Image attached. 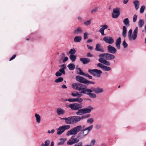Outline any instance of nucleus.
Returning <instances> with one entry per match:
<instances>
[{
	"mask_svg": "<svg viewBox=\"0 0 146 146\" xmlns=\"http://www.w3.org/2000/svg\"><path fill=\"white\" fill-rule=\"evenodd\" d=\"M72 87L74 89L79 91L81 93L88 95L91 98H94L96 97V95L92 93L94 92L96 94H100L103 92V89L101 88H92L91 89L87 88L82 84L75 83L72 85Z\"/></svg>",
	"mask_w": 146,
	"mask_h": 146,
	"instance_id": "obj_1",
	"label": "nucleus"
},
{
	"mask_svg": "<svg viewBox=\"0 0 146 146\" xmlns=\"http://www.w3.org/2000/svg\"><path fill=\"white\" fill-rule=\"evenodd\" d=\"M93 125L90 126L82 130V127L81 125H79L74 127L70 130L68 131L66 135L68 136L72 135H76L80 131L78 134L77 137L79 139H83L88 133L89 132L92 130L93 127Z\"/></svg>",
	"mask_w": 146,
	"mask_h": 146,
	"instance_id": "obj_2",
	"label": "nucleus"
},
{
	"mask_svg": "<svg viewBox=\"0 0 146 146\" xmlns=\"http://www.w3.org/2000/svg\"><path fill=\"white\" fill-rule=\"evenodd\" d=\"M99 56L100 58L99 61L106 66L110 65L111 63L107 60H113L115 58V56L113 54L108 53H104L100 54Z\"/></svg>",
	"mask_w": 146,
	"mask_h": 146,
	"instance_id": "obj_3",
	"label": "nucleus"
},
{
	"mask_svg": "<svg viewBox=\"0 0 146 146\" xmlns=\"http://www.w3.org/2000/svg\"><path fill=\"white\" fill-rule=\"evenodd\" d=\"M60 118L61 119L65 120V123L67 124H74L77 123L80 121L79 116H72L68 117L63 118L60 117Z\"/></svg>",
	"mask_w": 146,
	"mask_h": 146,
	"instance_id": "obj_4",
	"label": "nucleus"
},
{
	"mask_svg": "<svg viewBox=\"0 0 146 146\" xmlns=\"http://www.w3.org/2000/svg\"><path fill=\"white\" fill-rule=\"evenodd\" d=\"M138 27H136L132 33V31L131 29L128 32V37L129 41L135 40L137 38L138 33Z\"/></svg>",
	"mask_w": 146,
	"mask_h": 146,
	"instance_id": "obj_5",
	"label": "nucleus"
},
{
	"mask_svg": "<svg viewBox=\"0 0 146 146\" xmlns=\"http://www.w3.org/2000/svg\"><path fill=\"white\" fill-rule=\"evenodd\" d=\"M71 126L69 125H65L60 126L57 129V134L60 135L63 133L65 130H68L70 128Z\"/></svg>",
	"mask_w": 146,
	"mask_h": 146,
	"instance_id": "obj_6",
	"label": "nucleus"
},
{
	"mask_svg": "<svg viewBox=\"0 0 146 146\" xmlns=\"http://www.w3.org/2000/svg\"><path fill=\"white\" fill-rule=\"evenodd\" d=\"M69 107L72 110H77L81 109L82 106L81 104L75 103L70 104Z\"/></svg>",
	"mask_w": 146,
	"mask_h": 146,
	"instance_id": "obj_7",
	"label": "nucleus"
},
{
	"mask_svg": "<svg viewBox=\"0 0 146 146\" xmlns=\"http://www.w3.org/2000/svg\"><path fill=\"white\" fill-rule=\"evenodd\" d=\"M60 67L61 68L59 69L58 71L55 74V75L56 76H60L62 74L64 75L65 74V70L66 68L65 65L64 64H63L61 65Z\"/></svg>",
	"mask_w": 146,
	"mask_h": 146,
	"instance_id": "obj_8",
	"label": "nucleus"
},
{
	"mask_svg": "<svg viewBox=\"0 0 146 146\" xmlns=\"http://www.w3.org/2000/svg\"><path fill=\"white\" fill-rule=\"evenodd\" d=\"M74 136H72L67 142V144L68 145H71L74 144L78 143L79 141V139L77 137L73 138Z\"/></svg>",
	"mask_w": 146,
	"mask_h": 146,
	"instance_id": "obj_9",
	"label": "nucleus"
},
{
	"mask_svg": "<svg viewBox=\"0 0 146 146\" xmlns=\"http://www.w3.org/2000/svg\"><path fill=\"white\" fill-rule=\"evenodd\" d=\"M120 8H116L113 9L112 17L113 18H117L120 15Z\"/></svg>",
	"mask_w": 146,
	"mask_h": 146,
	"instance_id": "obj_10",
	"label": "nucleus"
},
{
	"mask_svg": "<svg viewBox=\"0 0 146 146\" xmlns=\"http://www.w3.org/2000/svg\"><path fill=\"white\" fill-rule=\"evenodd\" d=\"M104 41L106 43L111 44L114 42V40L112 37L110 36H106L103 38Z\"/></svg>",
	"mask_w": 146,
	"mask_h": 146,
	"instance_id": "obj_11",
	"label": "nucleus"
},
{
	"mask_svg": "<svg viewBox=\"0 0 146 146\" xmlns=\"http://www.w3.org/2000/svg\"><path fill=\"white\" fill-rule=\"evenodd\" d=\"M76 80L81 83L86 84L87 80L84 78L80 76H76Z\"/></svg>",
	"mask_w": 146,
	"mask_h": 146,
	"instance_id": "obj_12",
	"label": "nucleus"
},
{
	"mask_svg": "<svg viewBox=\"0 0 146 146\" xmlns=\"http://www.w3.org/2000/svg\"><path fill=\"white\" fill-rule=\"evenodd\" d=\"M108 51V52L112 54L115 53L117 51L116 49L111 45L107 46Z\"/></svg>",
	"mask_w": 146,
	"mask_h": 146,
	"instance_id": "obj_13",
	"label": "nucleus"
},
{
	"mask_svg": "<svg viewBox=\"0 0 146 146\" xmlns=\"http://www.w3.org/2000/svg\"><path fill=\"white\" fill-rule=\"evenodd\" d=\"M65 54L64 53H62L60 54V58L59 60L60 62H61L62 61L64 63L68 60V58L67 56L65 57L63 59V58L65 56Z\"/></svg>",
	"mask_w": 146,
	"mask_h": 146,
	"instance_id": "obj_14",
	"label": "nucleus"
},
{
	"mask_svg": "<svg viewBox=\"0 0 146 146\" xmlns=\"http://www.w3.org/2000/svg\"><path fill=\"white\" fill-rule=\"evenodd\" d=\"M95 50L101 52H104V50L102 48L101 45L100 44H98L96 45Z\"/></svg>",
	"mask_w": 146,
	"mask_h": 146,
	"instance_id": "obj_15",
	"label": "nucleus"
},
{
	"mask_svg": "<svg viewBox=\"0 0 146 146\" xmlns=\"http://www.w3.org/2000/svg\"><path fill=\"white\" fill-rule=\"evenodd\" d=\"M80 60L84 64L88 63L90 61L89 58H80Z\"/></svg>",
	"mask_w": 146,
	"mask_h": 146,
	"instance_id": "obj_16",
	"label": "nucleus"
},
{
	"mask_svg": "<svg viewBox=\"0 0 146 146\" xmlns=\"http://www.w3.org/2000/svg\"><path fill=\"white\" fill-rule=\"evenodd\" d=\"M94 76L99 77L101 76V74L102 73V72L100 70L97 69H94Z\"/></svg>",
	"mask_w": 146,
	"mask_h": 146,
	"instance_id": "obj_17",
	"label": "nucleus"
},
{
	"mask_svg": "<svg viewBox=\"0 0 146 146\" xmlns=\"http://www.w3.org/2000/svg\"><path fill=\"white\" fill-rule=\"evenodd\" d=\"M121 39L120 37H119L116 40L115 42V45L116 47L118 49H120V44L121 42Z\"/></svg>",
	"mask_w": 146,
	"mask_h": 146,
	"instance_id": "obj_18",
	"label": "nucleus"
},
{
	"mask_svg": "<svg viewBox=\"0 0 146 146\" xmlns=\"http://www.w3.org/2000/svg\"><path fill=\"white\" fill-rule=\"evenodd\" d=\"M84 114L88 113L90 112L91 111L94 109V108L90 106H88L87 108H83Z\"/></svg>",
	"mask_w": 146,
	"mask_h": 146,
	"instance_id": "obj_19",
	"label": "nucleus"
},
{
	"mask_svg": "<svg viewBox=\"0 0 146 146\" xmlns=\"http://www.w3.org/2000/svg\"><path fill=\"white\" fill-rule=\"evenodd\" d=\"M80 93L76 91H74L72 92V95L73 97H76L77 96H78V97H80L82 95V94L79 91Z\"/></svg>",
	"mask_w": 146,
	"mask_h": 146,
	"instance_id": "obj_20",
	"label": "nucleus"
},
{
	"mask_svg": "<svg viewBox=\"0 0 146 146\" xmlns=\"http://www.w3.org/2000/svg\"><path fill=\"white\" fill-rule=\"evenodd\" d=\"M133 3V5H134L135 7V8L136 10H137L139 7V1L137 0H136L134 1Z\"/></svg>",
	"mask_w": 146,
	"mask_h": 146,
	"instance_id": "obj_21",
	"label": "nucleus"
},
{
	"mask_svg": "<svg viewBox=\"0 0 146 146\" xmlns=\"http://www.w3.org/2000/svg\"><path fill=\"white\" fill-rule=\"evenodd\" d=\"M57 113L58 115H62L64 114V110L60 108H58L57 110Z\"/></svg>",
	"mask_w": 146,
	"mask_h": 146,
	"instance_id": "obj_22",
	"label": "nucleus"
},
{
	"mask_svg": "<svg viewBox=\"0 0 146 146\" xmlns=\"http://www.w3.org/2000/svg\"><path fill=\"white\" fill-rule=\"evenodd\" d=\"M122 35L123 36L124 38L127 35V28L125 26L123 27Z\"/></svg>",
	"mask_w": 146,
	"mask_h": 146,
	"instance_id": "obj_23",
	"label": "nucleus"
},
{
	"mask_svg": "<svg viewBox=\"0 0 146 146\" xmlns=\"http://www.w3.org/2000/svg\"><path fill=\"white\" fill-rule=\"evenodd\" d=\"M84 114V113L83 109H80L78 110V111L76 113V115H81Z\"/></svg>",
	"mask_w": 146,
	"mask_h": 146,
	"instance_id": "obj_24",
	"label": "nucleus"
},
{
	"mask_svg": "<svg viewBox=\"0 0 146 146\" xmlns=\"http://www.w3.org/2000/svg\"><path fill=\"white\" fill-rule=\"evenodd\" d=\"M35 117L36 118V122L38 123H40L41 121L40 116L38 114L35 113Z\"/></svg>",
	"mask_w": 146,
	"mask_h": 146,
	"instance_id": "obj_25",
	"label": "nucleus"
},
{
	"mask_svg": "<svg viewBox=\"0 0 146 146\" xmlns=\"http://www.w3.org/2000/svg\"><path fill=\"white\" fill-rule=\"evenodd\" d=\"M82 39L81 36H76L74 38V41L75 42H79Z\"/></svg>",
	"mask_w": 146,
	"mask_h": 146,
	"instance_id": "obj_26",
	"label": "nucleus"
},
{
	"mask_svg": "<svg viewBox=\"0 0 146 146\" xmlns=\"http://www.w3.org/2000/svg\"><path fill=\"white\" fill-rule=\"evenodd\" d=\"M90 114H87L83 115L81 117L79 116V119L80 121L83 120L84 119L88 118L90 117Z\"/></svg>",
	"mask_w": 146,
	"mask_h": 146,
	"instance_id": "obj_27",
	"label": "nucleus"
},
{
	"mask_svg": "<svg viewBox=\"0 0 146 146\" xmlns=\"http://www.w3.org/2000/svg\"><path fill=\"white\" fill-rule=\"evenodd\" d=\"M70 70H73L75 68V65L73 63L69 64L67 66Z\"/></svg>",
	"mask_w": 146,
	"mask_h": 146,
	"instance_id": "obj_28",
	"label": "nucleus"
},
{
	"mask_svg": "<svg viewBox=\"0 0 146 146\" xmlns=\"http://www.w3.org/2000/svg\"><path fill=\"white\" fill-rule=\"evenodd\" d=\"M82 30L81 28L80 27H78L74 31V32L75 33H76L77 34L81 33L82 32Z\"/></svg>",
	"mask_w": 146,
	"mask_h": 146,
	"instance_id": "obj_29",
	"label": "nucleus"
},
{
	"mask_svg": "<svg viewBox=\"0 0 146 146\" xmlns=\"http://www.w3.org/2000/svg\"><path fill=\"white\" fill-rule=\"evenodd\" d=\"M70 60L72 61V62L75 61L76 59V56L74 54L70 55L69 56Z\"/></svg>",
	"mask_w": 146,
	"mask_h": 146,
	"instance_id": "obj_30",
	"label": "nucleus"
},
{
	"mask_svg": "<svg viewBox=\"0 0 146 146\" xmlns=\"http://www.w3.org/2000/svg\"><path fill=\"white\" fill-rule=\"evenodd\" d=\"M50 142V141L49 140H46L44 142V143H42L41 146H48Z\"/></svg>",
	"mask_w": 146,
	"mask_h": 146,
	"instance_id": "obj_31",
	"label": "nucleus"
},
{
	"mask_svg": "<svg viewBox=\"0 0 146 146\" xmlns=\"http://www.w3.org/2000/svg\"><path fill=\"white\" fill-rule=\"evenodd\" d=\"M144 23V21L143 19L139 20L138 22V25L140 27H142Z\"/></svg>",
	"mask_w": 146,
	"mask_h": 146,
	"instance_id": "obj_32",
	"label": "nucleus"
},
{
	"mask_svg": "<svg viewBox=\"0 0 146 146\" xmlns=\"http://www.w3.org/2000/svg\"><path fill=\"white\" fill-rule=\"evenodd\" d=\"M102 70L104 71H110L111 70V68L110 67L104 65L103 67Z\"/></svg>",
	"mask_w": 146,
	"mask_h": 146,
	"instance_id": "obj_33",
	"label": "nucleus"
},
{
	"mask_svg": "<svg viewBox=\"0 0 146 146\" xmlns=\"http://www.w3.org/2000/svg\"><path fill=\"white\" fill-rule=\"evenodd\" d=\"M66 140V139H65L62 138L60 139V141L58 143V145H60L63 144Z\"/></svg>",
	"mask_w": 146,
	"mask_h": 146,
	"instance_id": "obj_34",
	"label": "nucleus"
},
{
	"mask_svg": "<svg viewBox=\"0 0 146 146\" xmlns=\"http://www.w3.org/2000/svg\"><path fill=\"white\" fill-rule=\"evenodd\" d=\"M124 23L127 26H129V21L128 18L125 19L123 21Z\"/></svg>",
	"mask_w": 146,
	"mask_h": 146,
	"instance_id": "obj_35",
	"label": "nucleus"
},
{
	"mask_svg": "<svg viewBox=\"0 0 146 146\" xmlns=\"http://www.w3.org/2000/svg\"><path fill=\"white\" fill-rule=\"evenodd\" d=\"M76 51L75 50L74 48H73L70 50L69 51V53L71 54V55L74 54L76 53Z\"/></svg>",
	"mask_w": 146,
	"mask_h": 146,
	"instance_id": "obj_36",
	"label": "nucleus"
},
{
	"mask_svg": "<svg viewBox=\"0 0 146 146\" xmlns=\"http://www.w3.org/2000/svg\"><path fill=\"white\" fill-rule=\"evenodd\" d=\"M145 8V7L144 5H143L141 7L139 11V12L140 13L142 14L144 12Z\"/></svg>",
	"mask_w": 146,
	"mask_h": 146,
	"instance_id": "obj_37",
	"label": "nucleus"
},
{
	"mask_svg": "<svg viewBox=\"0 0 146 146\" xmlns=\"http://www.w3.org/2000/svg\"><path fill=\"white\" fill-rule=\"evenodd\" d=\"M83 99L78 97V98H75V102H81L83 101Z\"/></svg>",
	"mask_w": 146,
	"mask_h": 146,
	"instance_id": "obj_38",
	"label": "nucleus"
},
{
	"mask_svg": "<svg viewBox=\"0 0 146 146\" xmlns=\"http://www.w3.org/2000/svg\"><path fill=\"white\" fill-rule=\"evenodd\" d=\"M63 79L62 77H60L55 80V82L56 83H58L62 82L63 81Z\"/></svg>",
	"mask_w": 146,
	"mask_h": 146,
	"instance_id": "obj_39",
	"label": "nucleus"
},
{
	"mask_svg": "<svg viewBox=\"0 0 146 146\" xmlns=\"http://www.w3.org/2000/svg\"><path fill=\"white\" fill-rule=\"evenodd\" d=\"M91 21V20H88L84 22V24L86 26L89 25L90 24Z\"/></svg>",
	"mask_w": 146,
	"mask_h": 146,
	"instance_id": "obj_40",
	"label": "nucleus"
},
{
	"mask_svg": "<svg viewBox=\"0 0 146 146\" xmlns=\"http://www.w3.org/2000/svg\"><path fill=\"white\" fill-rule=\"evenodd\" d=\"M94 122V119L93 118H90L88 119L87 122L90 124H92Z\"/></svg>",
	"mask_w": 146,
	"mask_h": 146,
	"instance_id": "obj_41",
	"label": "nucleus"
},
{
	"mask_svg": "<svg viewBox=\"0 0 146 146\" xmlns=\"http://www.w3.org/2000/svg\"><path fill=\"white\" fill-rule=\"evenodd\" d=\"M83 72L82 71L80 68H78L77 69V73L78 74L81 75L82 74Z\"/></svg>",
	"mask_w": 146,
	"mask_h": 146,
	"instance_id": "obj_42",
	"label": "nucleus"
},
{
	"mask_svg": "<svg viewBox=\"0 0 146 146\" xmlns=\"http://www.w3.org/2000/svg\"><path fill=\"white\" fill-rule=\"evenodd\" d=\"M98 9V8L97 7H95L91 11V13H96L97 12Z\"/></svg>",
	"mask_w": 146,
	"mask_h": 146,
	"instance_id": "obj_43",
	"label": "nucleus"
},
{
	"mask_svg": "<svg viewBox=\"0 0 146 146\" xmlns=\"http://www.w3.org/2000/svg\"><path fill=\"white\" fill-rule=\"evenodd\" d=\"M122 45L124 48H126L128 46V44L126 42L125 40L123 42Z\"/></svg>",
	"mask_w": 146,
	"mask_h": 146,
	"instance_id": "obj_44",
	"label": "nucleus"
},
{
	"mask_svg": "<svg viewBox=\"0 0 146 146\" xmlns=\"http://www.w3.org/2000/svg\"><path fill=\"white\" fill-rule=\"evenodd\" d=\"M137 16L136 15H133V23H135L136 22L137 19Z\"/></svg>",
	"mask_w": 146,
	"mask_h": 146,
	"instance_id": "obj_45",
	"label": "nucleus"
},
{
	"mask_svg": "<svg viewBox=\"0 0 146 146\" xmlns=\"http://www.w3.org/2000/svg\"><path fill=\"white\" fill-rule=\"evenodd\" d=\"M104 30L102 28H101L99 31L100 33L102 35H105L104 33Z\"/></svg>",
	"mask_w": 146,
	"mask_h": 146,
	"instance_id": "obj_46",
	"label": "nucleus"
},
{
	"mask_svg": "<svg viewBox=\"0 0 146 146\" xmlns=\"http://www.w3.org/2000/svg\"><path fill=\"white\" fill-rule=\"evenodd\" d=\"M88 72L89 73L91 74H92L94 76V69L93 70H91L90 69H89L88 70Z\"/></svg>",
	"mask_w": 146,
	"mask_h": 146,
	"instance_id": "obj_47",
	"label": "nucleus"
},
{
	"mask_svg": "<svg viewBox=\"0 0 146 146\" xmlns=\"http://www.w3.org/2000/svg\"><path fill=\"white\" fill-rule=\"evenodd\" d=\"M104 65L101 63H98L97 64L98 67L101 68L102 69L103 67L104 66Z\"/></svg>",
	"mask_w": 146,
	"mask_h": 146,
	"instance_id": "obj_48",
	"label": "nucleus"
},
{
	"mask_svg": "<svg viewBox=\"0 0 146 146\" xmlns=\"http://www.w3.org/2000/svg\"><path fill=\"white\" fill-rule=\"evenodd\" d=\"M83 143L82 142H80L77 144L75 145L74 146H82Z\"/></svg>",
	"mask_w": 146,
	"mask_h": 146,
	"instance_id": "obj_49",
	"label": "nucleus"
},
{
	"mask_svg": "<svg viewBox=\"0 0 146 146\" xmlns=\"http://www.w3.org/2000/svg\"><path fill=\"white\" fill-rule=\"evenodd\" d=\"M88 34L87 33H84V39L85 40L87 38Z\"/></svg>",
	"mask_w": 146,
	"mask_h": 146,
	"instance_id": "obj_50",
	"label": "nucleus"
},
{
	"mask_svg": "<svg viewBox=\"0 0 146 146\" xmlns=\"http://www.w3.org/2000/svg\"><path fill=\"white\" fill-rule=\"evenodd\" d=\"M90 84H94V82H90L87 80L86 84L87 85Z\"/></svg>",
	"mask_w": 146,
	"mask_h": 146,
	"instance_id": "obj_51",
	"label": "nucleus"
},
{
	"mask_svg": "<svg viewBox=\"0 0 146 146\" xmlns=\"http://www.w3.org/2000/svg\"><path fill=\"white\" fill-rule=\"evenodd\" d=\"M101 27H102V28L104 30L108 28V26L106 25H102Z\"/></svg>",
	"mask_w": 146,
	"mask_h": 146,
	"instance_id": "obj_52",
	"label": "nucleus"
},
{
	"mask_svg": "<svg viewBox=\"0 0 146 146\" xmlns=\"http://www.w3.org/2000/svg\"><path fill=\"white\" fill-rule=\"evenodd\" d=\"M55 132V131L54 129H52L51 131L50 130H48V133H54Z\"/></svg>",
	"mask_w": 146,
	"mask_h": 146,
	"instance_id": "obj_53",
	"label": "nucleus"
},
{
	"mask_svg": "<svg viewBox=\"0 0 146 146\" xmlns=\"http://www.w3.org/2000/svg\"><path fill=\"white\" fill-rule=\"evenodd\" d=\"M68 101L71 102H75V98L68 99Z\"/></svg>",
	"mask_w": 146,
	"mask_h": 146,
	"instance_id": "obj_54",
	"label": "nucleus"
},
{
	"mask_svg": "<svg viewBox=\"0 0 146 146\" xmlns=\"http://www.w3.org/2000/svg\"><path fill=\"white\" fill-rule=\"evenodd\" d=\"M96 127L97 129H99L101 127V125L99 124L97 125L96 126Z\"/></svg>",
	"mask_w": 146,
	"mask_h": 146,
	"instance_id": "obj_55",
	"label": "nucleus"
},
{
	"mask_svg": "<svg viewBox=\"0 0 146 146\" xmlns=\"http://www.w3.org/2000/svg\"><path fill=\"white\" fill-rule=\"evenodd\" d=\"M16 56V55L15 54V55H13L11 58L9 60L10 61H11L12 60H13V59H14L15 58Z\"/></svg>",
	"mask_w": 146,
	"mask_h": 146,
	"instance_id": "obj_56",
	"label": "nucleus"
},
{
	"mask_svg": "<svg viewBox=\"0 0 146 146\" xmlns=\"http://www.w3.org/2000/svg\"><path fill=\"white\" fill-rule=\"evenodd\" d=\"M95 141L94 140H93L92 141L91 144L90 145H91L92 146V145H93L95 143Z\"/></svg>",
	"mask_w": 146,
	"mask_h": 146,
	"instance_id": "obj_57",
	"label": "nucleus"
},
{
	"mask_svg": "<svg viewBox=\"0 0 146 146\" xmlns=\"http://www.w3.org/2000/svg\"><path fill=\"white\" fill-rule=\"evenodd\" d=\"M87 56L88 57H92L93 55L90 53L87 54Z\"/></svg>",
	"mask_w": 146,
	"mask_h": 146,
	"instance_id": "obj_58",
	"label": "nucleus"
},
{
	"mask_svg": "<svg viewBox=\"0 0 146 146\" xmlns=\"http://www.w3.org/2000/svg\"><path fill=\"white\" fill-rule=\"evenodd\" d=\"M82 75L88 77L89 74L87 73H84V72H83Z\"/></svg>",
	"mask_w": 146,
	"mask_h": 146,
	"instance_id": "obj_59",
	"label": "nucleus"
},
{
	"mask_svg": "<svg viewBox=\"0 0 146 146\" xmlns=\"http://www.w3.org/2000/svg\"><path fill=\"white\" fill-rule=\"evenodd\" d=\"M129 0H123V3L124 4H126L127 3Z\"/></svg>",
	"mask_w": 146,
	"mask_h": 146,
	"instance_id": "obj_60",
	"label": "nucleus"
},
{
	"mask_svg": "<svg viewBox=\"0 0 146 146\" xmlns=\"http://www.w3.org/2000/svg\"><path fill=\"white\" fill-rule=\"evenodd\" d=\"M62 88L63 89H66L67 87L65 85H63L62 86Z\"/></svg>",
	"mask_w": 146,
	"mask_h": 146,
	"instance_id": "obj_61",
	"label": "nucleus"
},
{
	"mask_svg": "<svg viewBox=\"0 0 146 146\" xmlns=\"http://www.w3.org/2000/svg\"><path fill=\"white\" fill-rule=\"evenodd\" d=\"M143 32H144L145 33H146V25L145 27V30H143L142 31Z\"/></svg>",
	"mask_w": 146,
	"mask_h": 146,
	"instance_id": "obj_62",
	"label": "nucleus"
},
{
	"mask_svg": "<svg viewBox=\"0 0 146 146\" xmlns=\"http://www.w3.org/2000/svg\"><path fill=\"white\" fill-rule=\"evenodd\" d=\"M87 42L88 43L91 42H92V40L91 39H89L88 40Z\"/></svg>",
	"mask_w": 146,
	"mask_h": 146,
	"instance_id": "obj_63",
	"label": "nucleus"
},
{
	"mask_svg": "<svg viewBox=\"0 0 146 146\" xmlns=\"http://www.w3.org/2000/svg\"><path fill=\"white\" fill-rule=\"evenodd\" d=\"M78 19L80 21H81L82 20V19L81 17H78Z\"/></svg>",
	"mask_w": 146,
	"mask_h": 146,
	"instance_id": "obj_64",
	"label": "nucleus"
}]
</instances>
